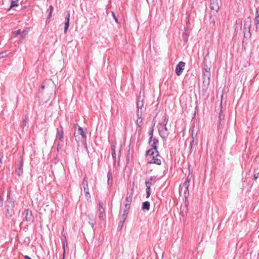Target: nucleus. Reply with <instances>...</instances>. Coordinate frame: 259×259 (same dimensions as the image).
Here are the masks:
<instances>
[{
	"label": "nucleus",
	"mask_w": 259,
	"mask_h": 259,
	"mask_svg": "<svg viewBox=\"0 0 259 259\" xmlns=\"http://www.w3.org/2000/svg\"><path fill=\"white\" fill-rule=\"evenodd\" d=\"M55 84L52 79H46L43 82L39 92L52 95L55 94Z\"/></svg>",
	"instance_id": "1"
},
{
	"label": "nucleus",
	"mask_w": 259,
	"mask_h": 259,
	"mask_svg": "<svg viewBox=\"0 0 259 259\" xmlns=\"http://www.w3.org/2000/svg\"><path fill=\"white\" fill-rule=\"evenodd\" d=\"M15 201L12 196L9 193L6 202L5 208L6 211V216L8 218H11L14 214Z\"/></svg>",
	"instance_id": "2"
},
{
	"label": "nucleus",
	"mask_w": 259,
	"mask_h": 259,
	"mask_svg": "<svg viewBox=\"0 0 259 259\" xmlns=\"http://www.w3.org/2000/svg\"><path fill=\"white\" fill-rule=\"evenodd\" d=\"M210 76L211 74L210 72H209L208 71L204 72L203 73V84H202V94L205 95L206 91L208 88V86L210 83Z\"/></svg>",
	"instance_id": "3"
},
{
	"label": "nucleus",
	"mask_w": 259,
	"mask_h": 259,
	"mask_svg": "<svg viewBox=\"0 0 259 259\" xmlns=\"http://www.w3.org/2000/svg\"><path fill=\"white\" fill-rule=\"evenodd\" d=\"M159 141L157 139H152V142L150 144L152 148L147 151L146 155H154L155 154H156L157 155H158V151L157 150V145Z\"/></svg>",
	"instance_id": "4"
},
{
	"label": "nucleus",
	"mask_w": 259,
	"mask_h": 259,
	"mask_svg": "<svg viewBox=\"0 0 259 259\" xmlns=\"http://www.w3.org/2000/svg\"><path fill=\"white\" fill-rule=\"evenodd\" d=\"M190 179H189V177H187L186 181L183 184L181 185L179 187L180 191L184 190V195L186 199L189 196V187L190 185Z\"/></svg>",
	"instance_id": "5"
},
{
	"label": "nucleus",
	"mask_w": 259,
	"mask_h": 259,
	"mask_svg": "<svg viewBox=\"0 0 259 259\" xmlns=\"http://www.w3.org/2000/svg\"><path fill=\"white\" fill-rule=\"evenodd\" d=\"M82 185L83 188V191L85 194V196L88 200L89 198H90L91 196L89 193V186H88V182L87 181V178L86 177H85L83 178V180L82 182Z\"/></svg>",
	"instance_id": "6"
},
{
	"label": "nucleus",
	"mask_w": 259,
	"mask_h": 259,
	"mask_svg": "<svg viewBox=\"0 0 259 259\" xmlns=\"http://www.w3.org/2000/svg\"><path fill=\"white\" fill-rule=\"evenodd\" d=\"M185 66V63L183 61H180L176 67V73L177 75L180 76L182 74L183 70H184V67Z\"/></svg>",
	"instance_id": "7"
},
{
	"label": "nucleus",
	"mask_w": 259,
	"mask_h": 259,
	"mask_svg": "<svg viewBox=\"0 0 259 259\" xmlns=\"http://www.w3.org/2000/svg\"><path fill=\"white\" fill-rule=\"evenodd\" d=\"M25 220L27 221L29 224L33 223L34 218L32 215L31 210L27 209L25 211Z\"/></svg>",
	"instance_id": "8"
},
{
	"label": "nucleus",
	"mask_w": 259,
	"mask_h": 259,
	"mask_svg": "<svg viewBox=\"0 0 259 259\" xmlns=\"http://www.w3.org/2000/svg\"><path fill=\"white\" fill-rule=\"evenodd\" d=\"M150 156H152L151 159L148 162V163H154L157 165H160L161 163V161L160 159H159L158 157H160L159 154L157 155L156 154H155L154 155H149Z\"/></svg>",
	"instance_id": "9"
},
{
	"label": "nucleus",
	"mask_w": 259,
	"mask_h": 259,
	"mask_svg": "<svg viewBox=\"0 0 259 259\" xmlns=\"http://www.w3.org/2000/svg\"><path fill=\"white\" fill-rule=\"evenodd\" d=\"M23 161L21 159L19 163L17 165V168L15 170V173L18 176H21L22 175L23 171Z\"/></svg>",
	"instance_id": "10"
},
{
	"label": "nucleus",
	"mask_w": 259,
	"mask_h": 259,
	"mask_svg": "<svg viewBox=\"0 0 259 259\" xmlns=\"http://www.w3.org/2000/svg\"><path fill=\"white\" fill-rule=\"evenodd\" d=\"M158 131L159 135L162 138H166L168 136L169 133L166 126H162V128L160 129V128H159Z\"/></svg>",
	"instance_id": "11"
},
{
	"label": "nucleus",
	"mask_w": 259,
	"mask_h": 259,
	"mask_svg": "<svg viewBox=\"0 0 259 259\" xmlns=\"http://www.w3.org/2000/svg\"><path fill=\"white\" fill-rule=\"evenodd\" d=\"M210 4L211 10L218 12L219 9L218 0H210Z\"/></svg>",
	"instance_id": "12"
},
{
	"label": "nucleus",
	"mask_w": 259,
	"mask_h": 259,
	"mask_svg": "<svg viewBox=\"0 0 259 259\" xmlns=\"http://www.w3.org/2000/svg\"><path fill=\"white\" fill-rule=\"evenodd\" d=\"M63 130L62 126H60L59 128H57V135L56 138L58 139L60 141H62L63 139Z\"/></svg>",
	"instance_id": "13"
},
{
	"label": "nucleus",
	"mask_w": 259,
	"mask_h": 259,
	"mask_svg": "<svg viewBox=\"0 0 259 259\" xmlns=\"http://www.w3.org/2000/svg\"><path fill=\"white\" fill-rule=\"evenodd\" d=\"M126 203L125 204V207H130V205L132 201V195H130L127 196L125 199Z\"/></svg>",
	"instance_id": "14"
},
{
	"label": "nucleus",
	"mask_w": 259,
	"mask_h": 259,
	"mask_svg": "<svg viewBox=\"0 0 259 259\" xmlns=\"http://www.w3.org/2000/svg\"><path fill=\"white\" fill-rule=\"evenodd\" d=\"M107 184L108 186H111L112 184L113 179H112V173L110 171H109L107 174Z\"/></svg>",
	"instance_id": "15"
},
{
	"label": "nucleus",
	"mask_w": 259,
	"mask_h": 259,
	"mask_svg": "<svg viewBox=\"0 0 259 259\" xmlns=\"http://www.w3.org/2000/svg\"><path fill=\"white\" fill-rule=\"evenodd\" d=\"M168 121V116L167 115L165 114L164 116H163V120L160 123V125L162 126H166L167 122Z\"/></svg>",
	"instance_id": "16"
},
{
	"label": "nucleus",
	"mask_w": 259,
	"mask_h": 259,
	"mask_svg": "<svg viewBox=\"0 0 259 259\" xmlns=\"http://www.w3.org/2000/svg\"><path fill=\"white\" fill-rule=\"evenodd\" d=\"M150 202L148 201H146L143 202L142 208L143 210L145 209V210H148L150 209Z\"/></svg>",
	"instance_id": "17"
},
{
	"label": "nucleus",
	"mask_w": 259,
	"mask_h": 259,
	"mask_svg": "<svg viewBox=\"0 0 259 259\" xmlns=\"http://www.w3.org/2000/svg\"><path fill=\"white\" fill-rule=\"evenodd\" d=\"M78 133L81 136V137L83 139H85L87 138V135L83 131L82 127L79 126L78 129Z\"/></svg>",
	"instance_id": "18"
},
{
	"label": "nucleus",
	"mask_w": 259,
	"mask_h": 259,
	"mask_svg": "<svg viewBox=\"0 0 259 259\" xmlns=\"http://www.w3.org/2000/svg\"><path fill=\"white\" fill-rule=\"evenodd\" d=\"M130 207H125L123 210V213L122 215V219L123 220H126L127 218V214L129 212V209Z\"/></svg>",
	"instance_id": "19"
},
{
	"label": "nucleus",
	"mask_w": 259,
	"mask_h": 259,
	"mask_svg": "<svg viewBox=\"0 0 259 259\" xmlns=\"http://www.w3.org/2000/svg\"><path fill=\"white\" fill-rule=\"evenodd\" d=\"M198 132V129H195L194 127H193L192 130V139L193 140H195L197 138V134Z\"/></svg>",
	"instance_id": "20"
},
{
	"label": "nucleus",
	"mask_w": 259,
	"mask_h": 259,
	"mask_svg": "<svg viewBox=\"0 0 259 259\" xmlns=\"http://www.w3.org/2000/svg\"><path fill=\"white\" fill-rule=\"evenodd\" d=\"M111 150H112V156L113 160L115 162L116 161L115 146L113 145L111 146Z\"/></svg>",
	"instance_id": "21"
},
{
	"label": "nucleus",
	"mask_w": 259,
	"mask_h": 259,
	"mask_svg": "<svg viewBox=\"0 0 259 259\" xmlns=\"http://www.w3.org/2000/svg\"><path fill=\"white\" fill-rule=\"evenodd\" d=\"M250 21H246L244 24V30L246 29V30H248L249 32L250 31Z\"/></svg>",
	"instance_id": "22"
},
{
	"label": "nucleus",
	"mask_w": 259,
	"mask_h": 259,
	"mask_svg": "<svg viewBox=\"0 0 259 259\" xmlns=\"http://www.w3.org/2000/svg\"><path fill=\"white\" fill-rule=\"evenodd\" d=\"M18 6H19V0L12 1L10 7V9H12L15 7H17Z\"/></svg>",
	"instance_id": "23"
},
{
	"label": "nucleus",
	"mask_w": 259,
	"mask_h": 259,
	"mask_svg": "<svg viewBox=\"0 0 259 259\" xmlns=\"http://www.w3.org/2000/svg\"><path fill=\"white\" fill-rule=\"evenodd\" d=\"M153 131H154V129H153V127H152L151 128V130L149 133V135L150 136V138L149 139V144H151V143L152 142V139H153Z\"/></svg>",
	"instance_id": "24"
},
{
	"label": "nucleus",
	"mask_w": 259,
	"mask_h": 259,
	"mask_svg": "<svg viewBox=\"0 0 259 259\" xmlns=\"http://www.w3.org/2000/svg\"><path fill=\"white\" fill-rule=\"evenodd\" d=\"M99 211L100 212L99 218L102 220L104 219V209L103 208H99Z\"/></svg>",
	"instance_id": "25"
},
{
	"label": "nucleus",
	"mask_w": 259,
	"mask_h": 259,
	"mask_svg": "<svg viewBox=\"0 0 259 259\" xmlns=\"http://www.w3.org/2000/svg\"><path fill=\"white\" fill-rule=\"evenodd\" d=\"M138 109L142 110V107H143V101H138L137 103Z\"/></svg>",
	"instance_id": "26"
},
{
	"label": "nucleus",
	"mask_w": 259,
	"mask_h": 259,
	"mask_svg": "<svg viewBox=\"0 0 259 259\" xmlns=\"http://www.w3.org/2000/svg\"><path fill=\"white\" fill-rule=\"evenodd\" d=\"M197 142H195V140H193L192 139V141L191 142V143H190V150L192 151L193 149V147L197 145Z\"/></svg>",
	"instance_id": "27"
},
{
	"label": "nucleus",
	"mask_w": 259,
	"mask_h": 259,
	"mask_svg": "<svg viewBox=\"0 0 259 259\" xmlns=\"http://www.w3.org/2000/svg\"><path fill=\"white\" fill-rule=\"evenodd\" d=\"M126 220H123L122 219V220L120 221L119 223V225H118V229L119 230H121L122 228L123 227V224L125 222Z\"/></svg>",
	"instance_id": "28"
},
{
	"label": "nucleus",
	"mask_w": 259,
	"mask_h": 259,
	"mask_svg": "<svg viewBox=\"0 0 259 259\" xmlns=\"http://www.w3.org/2000/svg\"><path fill=\"white\" fill-rule=\"evenodd\" d=\"M188 210V206H187V205H185V206L183 208V211H182L183 215H184V214H186L187 213Z\"/></svg>",
	"instance_id": "29"
},
{
	"label": "nucleus",
	"mask_w": 259,
	"mask_h": 259,
	"mask_svg": "<svg viewBox=\"0 0 259 259\" xmlns=\"http://www.w3.org/2000/svg\"><path fill=\"white\" fill-rule=\"evenodd\" d=\"M142 123H143V122H142V118H141V119H140L138 118V119L137 120V121H136V123H137V125H138V126H139V127H142V124H142Z\"/></svg>",
	"instance_id": "30"
},
{
	"label": "nucleus",
	"mask_w": 259,
	"mask_h": 259,
	"mask_svg": "<svg viewBox=\"0 0 259 259\" xmlns=\"http://www.w3.org/2000/svg\"><path fill=\"white\" fill-rule=\"evenodd\" d=\"M146 188L150 189V187L152 185L151 182L149 180H146L145 182Z\"/></svg>",
	"instance_id": "31"
},
{
	"label": "nucleus",
	"mask_w": 259,
	"mask_h": 259,
	"mask_svg": "<svg viewBox=\"0 0 259 259\" xmlns=\"http://www.w3.org/2000/svg\"><path fill=\"white\" fill-rule=\"evenodd\" d=\"M137 116H138V118L139 119L142 118V110L138 109V111H137Z\"/></svg>",
	"instance_id": "32"
},
{
	"label": "nucleus",
	"mask_w": 259,
	"mask_h": 259,
	"mask_svg": "<svg viewBox=\"0 0 259 259\" xmlns=\"http://www.w3.org/2000/svg\"><path fill=\"white\" fill-rule=\"evenodd\" d=\"M69 20H70V12H67L66 15L65 16V22H68L69 23Z\"/></svg>",
	"instance_id": "33"
},
{
	"label": "nucleus",
	"mask_w": 259,
	"mask_h": 259,
	"mask_svg": "<svg viewBox=\"0 0 259 259\" xmlns=\"http://www.w3.org/2000/svg\"><path fill=\"white\" fill-rule=\"evenodd\" d=\"M89 223L90 225V226H91V227L92 228H93L94 227V225H95L96 222H95V221L94 219H91L89 222Z\"/></svg>",
	"instance_id": "34"
},
{
	"label": "nucleus",
	"mask_w": 259,
	"mask_h": 259,
	"mask_svg": "<svg viewBox=\"0 0 259 259\" xmlns=\"http://www.w3.org/2000/svg\"><path fill=\"white\" fill-rule=\"evenodd\" d=\"M258 177H259V171L258 172L254 171L253 180L256 181Z\"/></svg>",
	"instance_id": "35"
},
{
	"label": "nucleus",
	"mask_w": 259,
	"mask_h": 259,
	"mask_svg": "<svg viewBox=\"0 0 259 259\" xmlns=\"http://www.w3.org/2000/svg\"><path fill=\"white\" fill-rule=\"evenodd\" d=\"M69 23H68V22H65V26H64V32H66L67 30L68 29V28L69 27Z\"/></svg>",
	"instance_id": "36"
},
{
	"label": "nucleus",
	"mask_w": 259,
	"mask_h": 259,
	"mask_svg": "<svg viewBox=\"0 0 259 259\" xmlns=\"http://www.w3.org/2000/svg\"><path fill=\"white\" fill-rule=\"evenodd\" d=\"M27 34V31L26 30H24L22 32L21 31L20 35L22 37H25Z\"/></svg>",
	"instance_id": "37"
},
{
	"label": "nucleus",
	"mask_w": 259,
	"mask_h": 259,
	"mask_svg": "<svg viewBox=\"0 0 259 259\" xmlns=\"http://www.w3.org/2000/svg\"><path fill=\"white\" fill-rule=\"evenodd\" d=\"M146 197L148 198L150 195V189L149 188H146Z\"/></svg>",
	"instance_id": "38"
},
{
	"label": "nucleus",
	"mask_w": 259,
	"mask_h": 259,
	"mask_svg": "<svg viewBox=\"0 0 259 259\" xmlns=\"http://www.w3.org/2000/svg\"><path fill=\"white\" fill-rule=\"evenodd\" d=\"M188 34L186 33H183V39L185 41H187V37H188Z\"/></svg>",
	"instance_id": "39"
},
{
	"label": "nucleus",
	"mask_w": 259,
	"mask_h": 259,
	"mask_svg": "<svg viewBox=\"0 0 259 259\" xmlns=\"http://www.w3.org/2000/svg\"><path fill=\"white\" fill-rule=\"evenodd\" d=\"M112 15L113 17L114 18V20H115V22H116V23H118V19H117V17H116V16H115V14L114 12H112Z\"/></svg>",
	"instance_id": "40"
},
{
	"label": "nucleus",
	"mask_w": 259,
	"mask_h": 259,
	"mask_svg": "<svg viewBox=\"0 0 259 259\" xmlns=\"http://www.w3.org/2000/svg\"><path fill=\"white\" fill-rule=\"evenodd\" d=\"M21 30L19 29L16 31L14 32L15 34V35L16 36H17L18 35H20V33H21Z\"/></svg>",
	"instance_id": "41"
},
{
	"label": "nucleus",
	"mask_w": 259,
	"mask_h": 259,
	"mask_svg": "<svg viewBox=\"0 0 259 259\" xmlns=\"http://www.w3.org/2000/svg\"><path fill=\"white\" fill-rule=\"evenodd\" d=\"M155 178V177H150L147 180H149L151 182L153 181Z\"/></svg>",
	"instance_id": "42"
},
{
	"label": "nucleus",
	"mask_w": 259,
	"mask_h": 259,
	"mask_svg": "<svg viewBox=\"0 0 259 259\" xmlns=\"http://www.w3.org/2000/svg\"><path fill=\"white\" fill-rule=\"evenodd\" d=\"M5 54H6V52L0 53V57H1V58L4 57L5 56Z\"/></svg>",
	"instance_id": "43"
},
{
	"label": "nucleus",
	"mask_w": 259,
	"mask_h": 259,
	"mask_svg": "<svg viewBox=\"0 0 259 259\" xmlns=\"http://www.w3.org/2000/svg\"><path fill=\"white\" fill-rule=\"evenodd\" d=\"M53 9H54L53 7L52 6H50L49 9L48 10H49L50 12H51V13H52Z\"/></svg>",
	"instance_id": "44"
},
{
	"label": "nucleus",
	"mask_w": 259,
	"mask_h": 259,
	"mask_svg": "<svg viewBox=\"0 0 259 259\" xmlns=\"http://www.w3.org/2000/svg\"><path fill=\"white\" fill-rule=\"evenodd\" d=\"M204 70H205V72L208 71L210 72V68L209 67H205L204 68Z\"/></svg>",
	"instance_id": "45"
},
{
	"label": "nucleus",
	"mask_w": 259,
	"mask_h": 259,
	"mask_svg": "<svg viewBox=\"0 0 259 259\" xmlns=\"http://www.w3.org/2000/svg\"><path fill=\"white\" fill-rule=\"evenodd\" d=\"M52 16V13L51 12H50L49 14H48V19H50L51 18V17Z\"/></svg>",
	"instance_id": "46"
},
{
	"label": "nucleus",
	"mask_w": 259,
	"mask_h": 259,
	"mask_svg": "<svg viewBox=\"0 0 259 259\" xmlns=\"http://www.w3.org/2000/svg\"><path fill=\"white\" fill-rule=\"evenodd\" d=\"M99 205V208H103V203L102 202H100Z\"/></svg>",
	"instance_id": "47"
},
{
	"label": "nucleus",
	"mask_w": 259,
	"mask_h": 259,
	"mask_svg": "<svg viewBox=\"0 0 259 259\" xmlns=\"http://www.w3.org/2000/svg\"><path fill=\"white\" fill-rule=\"evenodd\" d=\"M24 258H25V259H31V258L29 256H28V255H25V256H24Z\"/></svg>",
	"instance_id": "48"
},
{
	"label": "nucleus",
	"mask_w": 259,
	"mask_h": 259,
	"mask_svg": "<svg viewBox=\"0 0 259 259\" xmlns=\"http://www.w3.org/2000/svg\"><path fill=\"white\" fill-rule=\"evenodd\" d=\"M0 163H2V158H0Z\"/></svg>",
	"instance_id": "49"
},
{
	"label": "nucleus",
	"mask_w": 259,
	"mask_h": 259,
	"mask_svg": "<svg viewBox=\"0 0 259 259\" xmlns=\"http://www.w3.org/2000/svg\"><path fill=\"white\" fill-rule=\"evenodd\" d=\"M219 117V119H220V120H221V119H222V116H221V115H220Z\"/></svg>",
	"instance_id": "50"
},
{
	"label": "nucleus",
	"mask_w": 259,
	"mask_h": 259,
	"mask_svg": "<svg viewBox=\"0 0 259 259\" xmlns=\"http://www.w3.org/2000/svg\"><path fill=\"white\" fill-rule=\"evenodd\" d=\"M59 145H58V147H57V151H59Z\"/></svg>",
	"instance_id": "51"
},
{
	"label": "nucleus",
	"mask_w": 259,
	"mask_h": 259,
	"mask_svg": "<svg viewBox=\"0 0 259 259\" xmlns=\"http://www.w3.org/2000/svg\"><path fill=\"white\" fill-rule=\"evenodd\" d=\"M212 21H213V23H214V20H213Z\"/></svg>",
	"instance_id": "52"
},
{
	"label": "nucleus",
	"mask_w": 259,
	"mask_h": 259,
	"mask_svg": "<svg viewBox=\"0 0 259 259\" xmlns=\"http://www.w3.org/2000/svg\"><path fill=\"white\" fill-rule=\"evenodd\" d=\"M63 259H64V258H63Z\"/></svg>",
	"instance_id": "53"
}]
</instances>
